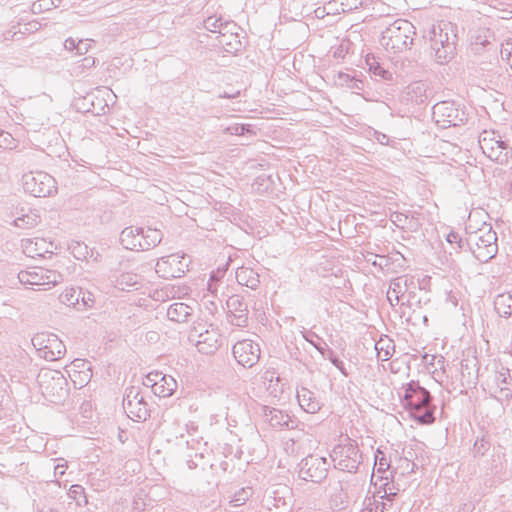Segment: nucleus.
Wrapping results in <instances>:
<instances>
[{
  "label": "nucleus",
  "instance_id": "nucleus-1",
  "mask_svg": "<svg viewBox=\"0 0 512 512\" xmlns=\"http://www.w3.org/2000/svg\"><path fill=\"white\" fill-rule=\"evenodd\" d=\"M428 392L414 384H409L403 394V405L409 410L411 416L420 424H431L433 414L428 406Z\"/></svg>",
  "mask_w": 512,
  "mask_h": 512
},
{
  "label": "nucleus",
  "instance_id": "nucleus-2",
  "mask_svg": "<svg viewBox=\"0 0 512 512\" xmlns=\"http://www.w3.org/2000/svg\"><path fill=\"white\" fill-rule=\"evenodd\" d=\"M20 282L24 285L38 286L50 289L61 282V274L57 270L44 266H33L18 274Z\"/></svg>",
  "mask_w": 512,
  "mask_h": 512
},
{
  "label": "nucleus",
  "instance_id": "nucleus-3",
  "mask_svg": "<svg viewBox=\"0 0 512 512\" xmlns=\"http://www.w3.org/2000/svg\"><path fill=\"white\" fill-rule=\"evenodd\" d=\"M414 34V28L410 22L397 20L385 31V45L393 50L406 49L412 44Z\"/></svg>",
  "mask_w": 512,
  "mask_h": 512
},
{
  "label": "nucleus",
  "instance_id": "nucleus-4",
  "mask_svg": "<svg viewBox=\"0 0 512 512\" xmlns=\"http://www.w3.org/2000/svg\"><path fill=\"white\" fill-rule=\"evenodd\" d=\"M472 252L481 262L493 258L497 252L496 233L491 228L479 230L472 245Z\"/></svg>",
  "mask_w": 512,
  "mask_h": 512
},
{
  "label": "nucleus",
  "instance_id": "nucleus-5",
  "mask_svg": "<svg viewBox=\"0 0 512 512\" xmlns=\"http://www.w3.org/2000/svg\"><path fill=\"white\" fill-rule=\"evenodd\" d=\"M151 235H144L142 230L126 228L121 234V243L128 250H146L155 246L159 241V233L150 231Z\"/></svg>",
  "mask_w": 512,
  "mask_h": 512
},
{
  "label": "nucleus",
  "instance_id": "nucleus-6",
  "mask_svg": "<svg viewBox=\"0 0 512 512\" xmlns=\"http://www.w3.org/2000/svg\"><path fill=\"white\" fill-rule=\"evenodd\" d=\"M483 153L490 159L504 162L507 159V145L493 132H484L480 140Z\"/></svg>",
  "mask_w": 512,
  "mask_h": 512
},
{
  "label": "nucleus",
  "instance_id": "nucleus-7",
  "mask_svg": "<svg viewBox=\"0 0 512 512\" xmlns=\"http://www.w3.org/2000/svg\"><path fill=\"white\" fill-rule=\"evenodd\" d=\"M145 384L159 397H169L177 388V382L172 376L163 375L159 371L149 372Z\"/></svg>",
  "mask_w": 512,
  "mask_h": 512
},
{
  "label": "nucleus",
  "instance_id": "nucleus-8",
  "mask_svg": "<svg viewBox=\"0 0 512 512\" xmlns=\"http://www.w3.org/2000/svg\"><path fill=\"white\" fill-rule=\"evenodd\" d=\"M126 413L134 421L145 420L149 414L148 405L138 388H130L124 404Z\"/></svg>",
  "mask_w": 512,
  "mask_h": 512
},
{
  "label": "nucleus",
  "instance_id": "nucleus-9",
  "mask_svg": "<svg viewBox=\"0 0 512 512\" xmlns=\"http://www.w3.org/2000/svg\"><path fill=\"white\" fill-rule=\"evenodd\" d=\"M25 187L35 197H46L55 191V181L50 175L39 172L25 181Z\"/></svg>",
  "mask_w": 512,
  "mask_h": 512
},
{
  "label": "nucleus",
  "instance_id": "nucleus-10",
  "mask_svg": "<svg viewBox=\"0 0 512 512\" xmlns=\"http://www.w3.org/2000/svg\"><path fill=\"white\" fill-rule=\"evenodd\" d=\"M234 357L244 367H252L260 358L258 344L250 340H242L234 345Z\"/></svg>",
  "mask_w": 512,
  "mask_h": 512
},
{
  "label": "nucleus",
  "instance_id": "nucleus-11",
  "mask_svg": "<svg viewBox=\"0 0 512 512\" xmlns=\"http://www.w3.org/2000/svg\"><path fill=\"white\" fill-rule=\"evenodd\" d=\"M157 269L164 277L177 278L188 270V262L183 256L173 254L162 258L157 263Z\"/></svg>",
  "mask_w": 512,
  "mask_h": 512
},
{
  "label": "nucleus",
  "instance_id": "nucleus-12",
  "mask_svg": "<svg viewBox=\"0 0 512 512\" xmlns=\"http://www.w3.org/2000/svg\"><path fill=\"white\" fill-rule=\"evenodd\" d=\"M24 251L29 256H43L51 253L55 248L52 241L43 237H37L34 240L28 239L23 243Z\"/></svg>",
  "mask_w": 512,
  "mask_h": 512
},
{
  "label": "nucleus",
  "instance_id": "nucleus-13",
  "mask_svg": "<svg viewBox=\"0 0 512 512\" xmlns=\"http://www.w3.org/2000/svg\"><path fill=\"white\" fill-rule=\"evenodd\" d=\"M69 377L76 385H83L88 382L91 377V371L84 361H74L68 370Z\"/></svg>",
  "mask_w": 512,
  "mask_h": 512
},
{
  "label": "nucleus",
  "instance_id": "nucleus-14",
  "mask_svg": "<svg viewBox=\"0 0 512 512\" xmlns=\"http://www.w3.org/2000/svg\"><path fill=\"white\" fill-rule=\"evenodd\" d=\"M65 351V347L61 340L56 336H51L47 339V344L43 349L44 357L49 361L59 359Z\"/></svg>",
  "mask_w": 512,
  "mask_h": 512
},
{
  "label": "nucleus",
  "instance_id": "nucleus-15",
  "mask_svg": "<svg viewBox=\"0 0 512 512\" xmlns=\"http://www.w3.org/2000/svg\"><path fill=\"white\" fill-rule=\"evenodd\" d=\"M495 308L500 315L508 316L512 314V296L499 295L495 299Z\"/></svg>",
  "mask_w": 512,
  "mask_h": 512
},
{
  "label": "nucleus",
  "instance_id": "nucleus-16",
  "mask_svg": "<svg viewBox=\"0 0 512 512\" xmlns=\"http://www.w3.org/2000/svg\"><path fill=\"white\" fill-rule=\"evenodd\" d=\"M236 278L240 284L248 287H253L258 281L253 271L246 267H241L238 269Z\"/></svg>",
  "mask_w": 512,
  "mask_h": 512
},
{
  "label": "nucleus",
  "instance_id": "nucleus-17",
  "mask_svg": "<svg viewBox=\"0 0 512 512\" xmlns=\"http://www.w3.org/2000/svg\"><path fill=\"white\" fill-rule=\"evenodd\" d=\"M188 314V306L183 303H175L168 309V315L174 321H183Z\"/></svg>",
  "mask_w": 512,
  "mask_h": 512
},
{
  "label": "nucleus",
  "instance_id": "nucleus-18",
  "mask_svg": "<svg viewBox=\"0 0 512 512\" xmlns=\"http://www.w3.org/2000/svg\"><path fill=\"white\" fill-rule=\"evenodd\" d=\"M69 496L77 502L85 501V491L80 485H72L69 489Z\"/></svg>",
  "mask_w": 512,
  "mask_h": 512
},
{
  "label": "nucleus",
  "instance_id": "nucleus-19",
  "mask_svg": "<svg viewBox=\"0 0 512 512\" xmlns=\"http://www.w3.org/2000/svg\"><path fill=\"white\" fill-rule=\"evenodd\" d=\"M301 406L304 407L308 412H314L317 409V403L308 404L307 407L301 403Z\"/></svg>",
  "mask_w": 512,
  "mask_h": 512
},
{
  "label": "nucleus",
  "instance_id": "nucleus-20",
  "mask_svg": "<svg viewBox=\"0 0 512 512\" xmlns=\"http://www.w3.org/2000/svg\"><path fill=\"white\" fill-rule=\"evenodd\" d=\"M384 344H385L384 340H380L376 344V350L378 351L379 355H381V351L384 349Z\"/></svg>",
  "mask_w": 512,
  "mask_h": 512
},
{
  "label": "nucleus",
  "instance_id": "nucleus-21",
  "mask_svg": "<svg viewBox=\"0 0 512 512\" xmlns=\"http://www.w3.org/2000/svg\"><path fill=\"white\" fill-rule=\"evenodd\" d=\"M65 468L66 466L65 465H57L55 470L57 473H59L60 475L64 474L65 473Z\"/></svg>",
  "mask_w": 512,
  "mask_h": 512
},
{
  "label": "nucleus",
  "instance_id": "nucleus-22",
  "mask_svg": "<svg viewBox=\"0 0 512 512\" xmlns=\"http://www.w3.org/2000/svg\"><path fill=\"white\" fill-rule=\"evenodd\" d=\"M389 356H390V352H389L388 350H386V351L384 352V354L382 355V357H383L384 359H388V358H389Z\"/></svg>",
  "mask_w": 512,
  "mask_h": 512
},
{
  "label": "nucleus",
  "instance_id": "nucleus-23",
  "mask_svg": "<svg viewBox=\"0 0 512 512\" xmlns=\"http://www.w3.org/2000/svg\"><path fill=\"white\" fill-rule=\"evenodd\" d=\"M388 299H389L390 301H392V297H391V290H389V291H388Z\"/></svg>",
  "mask_w": 512,
  "mask_h": 512
},
{
  "label": "nucleus",
  "instance_id": "nucleus-24",
  "mask_svg": "<svg viewBox=\"0 0 512 512\" xmlns=\"http://www.w3.org/2000/svg\"><path fill=\"white\" fill-rule=\"evenodd\" d=\"M349 449L352 450L353 452H355V448L354 447L351 446Z\"/></svg>",
  "mask_w": 512,
  "mask_h": 512
},
{
  "label": "nucleus",
  "instance_id": "nucleus-25",
  "mask_svg": "<svg viewBox=\"0 0 512 512\" xmlns=\"http://www.w3.org/2000/svg\"><path fill=\"white\" fill-rule=\"evenodd\" d=\"M510 66H511V68H512V63H511V62H510Z\"/></svg>",
  "mask_w": 512,
  "mask_h": 512
}]
</instances>
